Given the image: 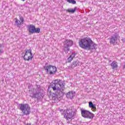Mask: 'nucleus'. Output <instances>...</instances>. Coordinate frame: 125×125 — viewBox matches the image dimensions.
<instances>
[{
  "label": "nucleus",
  "mask_w": 125,
  "mask_h": 125,
  "mask_svg": "<svg viewBox=\"0 0 125 125\" xmlns=\"http://www.w3.org/2000/svg\"><path fill=\"white\" fill-rule=\"evenodd\" d=\"M43 68L47 74H49V75H54L57 72V67L55 66L48 65L43 66Z\"/></svg>",
  "instance_id": "39448f33"
},
{
  "label": "nucleus",
  "mask_w": 125,
  "mask_h": 125,
  "mask_svg": "<svg viewBox=\"0 0 125 125\" xmlns=\"http://www.w3.org/2000/svg\"><path fill=\"white\" fill-rule=\"evenodd\" d=\"M27 30L29 35H33V34H39L41 32L40 28H36V26L33 24H30L28 26Z\"/></svg>",
  "instance_id": "6e6552de"
},
{
  "label": "nucleus",
  "mask_w": 125,
  "mask_h": 125,
  "mask_svg": "<svg viewBox=\"0 0 125 125\" xmlns=\"http://www.w3.org/2000/svg\"><path fill=\"white\" fill-rule=\"evenodd\" d=\"M74 44V42L71 40H65L63 42V45L64 48H66L65 50V53H68V51H70V48L69 47L72 46Z\"/></svg>",
  "instance_id": "9d476101"
},
{
  "label": "nucleus",
  "mask_w": 125,
  "mask_h": 125,
  "mask_svg": "<svg viewBox=\"0 0 125 125\" xmlns=\"http://www.w3.org/2000/svg\"><path fill=\"white\" fill-rule=\"evenodd\" d=\"M93 45H94H94H96V44H93Z\"/></svg>",
  "instance_id": "4be33fe9"
},
{
  "label": "nucleus",
  "mask_w": 125,
  "mask_h": 125,
  "mask_svg": "<svg viewBox=\"0 0 125 125\" xmlns=\"http://www.w3.org/2000/svg\"><path fill=\"white\" fill-rule=\"evenodd\" d=\"M19 19L20 21L17 19V18H16L15 20H16L15 23L16 26H17V27H18L19 28H20L21 25H23V23H24V18H23V17L22 16H20Z\"/></svg>",
  "instance_id": "9b49d317"
},
{
  "label": "nucleus",
  "mask_w": 125,
  "mask_h": 125,
  "mask_svg": "<svg viewBox=\"0 0 125 125\" xmlns=\"http://www.w3.org/2000/svg\"><path fill=\"white\" fill-rule=\"evenodd\" d=\"M79 44L82 48L89 50L91 48V46L93 45V41L90 38L85 37L80 40Z\"/></svg>",
  "instance_id": "7ed1b4c3"
},
{
  "label": "nucleus",
  "mask_w": 125,
  "mask_h": 125,
  "mask_svg": "<svg viewBox=\"0 0 125 125\" xmlns=\"http://www.w3.org/2000/svg\"><path fill=\"white\" fill-rule=\"evenodd\" d=\"M28 88L29 89L30 96L32 98H37L38 100H40L43 97L44 95L42 93V90H41V86L37 85L36 86V88H33V86L29 85Z\"/></svg>",
  "instance_id": "f03ea898"
},
{
  "label": "nucleus",
  "mask_w": 125,
  "mask_h": 125,
  "mask_svg": "<svg viewBox=\"0 0 125 125\" xmlns=\"http://www.w3.org/2000/svg\"><path fill=\"white\" fill-rule=\"evenodd\" d=\"M89 107L91 108L92 111L93 112H96V104H93L92 102H89Z\"/></svg>",
  "instance_id": "4468645a"
},
{
  "label": "nucleus",
  "mask_w": 125,
  "mask_h": 125,
  "mask_svg": "<svg viewBox=\"0 0 125 125\" xmlns=\"http://www.w3.org/2000/svg\"><path fill=\"white\" fill-rule=\"evenodd\" d=\"M118 37L120 38L119 34H117V33H115L114 36L111 37L110 39V43H115L116 42V41H117V39H118Z\"/></svg>",
  "instance_id": "f8f14e48"
},
{
  "label": "nucleus",
  "mask_w": 125,
  "mask_h": 125,
  "mask_svg": "<svg viewBox=\"0 0 125 125\" xmlns=\"http://www.w3.org/2000/svg\"><path fill=\"white\" fill-rule=\"evenodd\" d=\"M79 62H72L71 65V69H74L75 67H77V66H79Z\"/></svg>",
  "instance_id": "a211bd4d"
},
{
  "label": "nucleus",
  "mask_w": 125,
  "mask_h": 125,
  "mask_svg": "<svg viewBox=\"0 0 125 125\" xmlns=\"http://www.w3.org/2000/svg\"><path fill=\"white\" fill-rule=\"evenodd\" d=\"M76 10H77V7H75L74 9H68L66 10V12L73 14L76 12Z\"/></svg>",
  "instance_id": "f3484780"
},
{
  "label": "nucleus",
  "mask_w": 125,
  "mask_h": 125,
  "mask_svg": "<svg viewBox=\"0 0 125 125\" xmlns=\"http://www.w3.org/2000/svg\"><path fill=\"white\" fill-rule=\"evenodd\" d=\"M53 99H55V97L53 98Z\"/></svg>",
  "instance_id": "412c9836"
},
{
  "label": "nucleus",
  "mask_w": 125,
  "mask_h": 125,
  "mask_svg": "<svg viewBox=\"0 0 125 125\" xmlns=\"http://www.w3.org/2000/svg\"><path fill=\"white\" fill-rule=\"evenodd\" d=\"M81 115L85 119H93L94 118L93 113L84 109H81Z\"/></svg>",
  "instance_id": "1a4fd4ad"
},
{
  "label": "nucleus",
  "mask_w": 125,
  "mask_h": 125,
  "mask_svg": "<svg viewBox=\"0 0 125 125\" xmlns=\"http://www.w3.org/2000/svg\"><path fill=\"white\" fill-rule=\"evenodd\" d=\"M33 53L31 49L25 50L24 51L23 59L24 61H31L33 58Z\"/></svg>",
  "instance_id": "423d86ee"
},
{
  "label": "nucleus",
  "mask_w": 125,
  "mask_h": 125,
  "mask_svg": "<svg viewBox=\"0 0 125 125\" xmlns=\"http://www.w3.org/2000/svg\"><path fill=\"white\" fill-rule=\"evenodd\" d=\"M110 66L112 67V68L113 70L115 69H117V68H118V62H117L114 61L110 64Z\"/></svg>",
  "instance_id": "dca6fc26"
},
{
  "label": "nucleus",
  "mask_w": 125,
  "mask_h": 125,
  "mask_svg": "<svg viewBox=\"0 0 125 125\" xmlns=\"http://www.w3.org/2000/svg\"><path fill=\"white\" fill-rule=\"evenodd\" d=\"M61 113H62V115H63L64 119L68 121V124H70L69 120L71 119H73L74 118V116L76 114V110L75 109H61Z\"/></svg>",
  "instance_id": "20e7f679"
},
{
  "label": "nucleus",
  "mask_w": 125,
  "mask_h": 125,
  "mask_svg": "<svg viewBox=\"0 0 125 125\" xmlns=\"http://www.w3.org/2000/svg\"><path fill=\"white\" fill-rule=\"evenodd\" d=\"M22 0V1H25V0Z\"/></svg>",
  "instance_id": "aec40b11"
},
{
  "label": "nucleus",
  "mask_w": 125,
  "mask_h": 125,
  "mask_svg": "<svg viewBox=\"0 0 125 125\" xmlns=\"http://www.w3.org/2000/svg\"><path fill=\"white\" fill-rule=\"evenodd\" d=\"M76 94V93L75 91H71L67 93L66 94V96L67 98H70V99H73V97H75V95Z\"/></svg>",
  "instance_id": "ddd939ff"
},
{
  "label": "nucleus",
  "mask_w": 125,
  "mask_h": 125,
  "mask_svg": "<svg viewBox=\"0 0 125 125\" xmlns=\"http://www.w3.org/2000/svg\"><path fill=\"white\" fill-rule=\"evenodd\" d=\"M19 107L20 110H21L24 115H30L31 109L27 104H20Z\"/></svg>",
  "instance_id": "0eeeda50"
},
{
  "label": "nucleus",
  "mask_w": 125,
  "mask_h": 125,
  "mask_svg": "<svg viewBox=\"0 0 125 125\" xmlns=\"http://www.w3.org/2000/svg\"><path fill=\"white\" fill-rule=\"evenodd\" d=\"M50 87L53 88V90L56 91L55 92V100L56 102L61 99V97H63L65 92V83L62 82L59 79H57L50 84Z\"/></svg>",
  "instance_id": "f257e3e1"
},
{
  "label": "nucleus",
  "mask_w": 125,
  "mask_h": 125,
  "mask_svg": "<svg viewBox=\"0 0 125 125\" xmlns=\"http://www.w3.org/2000/svg\"><path fill=\"white\" fill-rule=\"evenodd\" d=\"M67 1L69 3H72V4H76L77 3V2L75 0H67Z\"/></svg>",
  "instance_id": "6ab92c4d"
},
{
  "label": "nucleus",
  "mask_w": 125,
  "mask_h": 125,
  "mask_svg": "<svg viewBox=\"0 0 125 125\" xmlns=\"http://www.w3.org/2000/svg\"><path fill=\"white\" fill-rule=\"evenodd\" d=\"M76 57V54L72 53L71 55L69 57V58L67 59L68 62L71 63L73 60H74V58Z\"/></svg>",
  "instance_id": "2eb2a0df"
}]
</instances>
